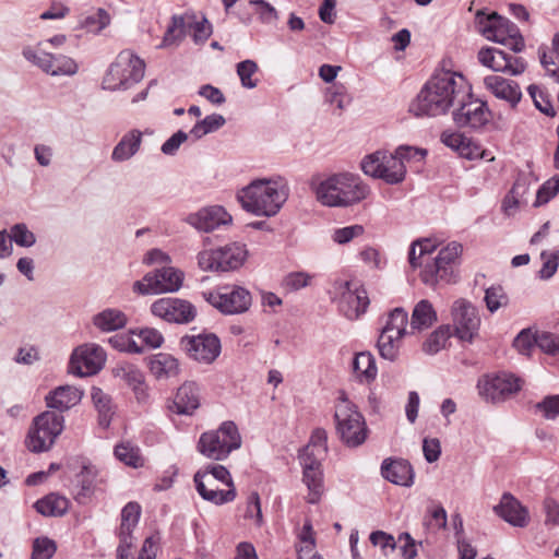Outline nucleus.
<instances>
[{"label":"nucleus","instance_id":"obj_49","mask_svg":"<svg viewBox=\"0 0 559 559\" xmlns=\"http://www.w3.org/2000/svg\"><path fill=\"white\" fill-rule=\"evenodd\" d=\"M9 239L14 241L20 247H32L36 242V237L27 226L23 223L15 224L11 227Z\"/></svg>","mask_w":559,"mask_h":559},{"label":"nucleus","instance_id":"obj_29","mask_svg":"<svg viewBox=\"0 0 559 559\" xmlns=\"http://www.w3.org/2000/svg\"><path fill=\"white\" fill-rule=\"evenodd\" d=\"M200 390L194 382H186L174 399V412L180 415H191L200 406Z\"/></svg>","mask_w":559,"mask_h":559},{"label":"nucleus","instance_id":"obj_52","mask_svg":"<svg viewBox=\"0 0 559 559\" xmlns=\"http://www.w3.org/2000/svg\"><path fill=\"white\" fill-rule=\"evenodd\" d=\"M485 302L490 312L508 305V296L501 286H491L485 292Z\"/></svg>","mask_w":559,"mask_h":559},{"label":"nucleus","instance_id":"obj_58","mask_svg":"<svg viewBox=\"0 0 559 559\" xmlns=\"http://www.w3.org/2000/svg\"><path fill=\"white\" fill-rule=\"evenodd\" d=\"M536 346L543 352L555 355L559 352V335L550 332L536 333Z\"/></svg>","mask_w":559,"mask_h":559},{"label":"nucleus","instance_id":"obj_42","mask_svg":"<svg viewBox=\"0 0 559 559\" xmlns=\"http://www.w3.org/2000/svg\"><path fill=\"white\" fill-rule=\"evenodd\" d=\"M328 433L324 429H316L310 438L307 447L300 452L299 456L318 457L322 460L328 451L326 447Z\"/></svg>","mask_w":559,"mask_h":559},{"label":"nucleus","instance_id":"obj_37","mask_svg":"<svg viewBox=\"0 0 559 559\" xmlns=\"http://www.w3.org/2000/svg\"><path fill=\"white\" fill-rule=\"evenodd\" d=\"M141 513L142 509L138 502H128L121 510L120 525L117 530V536L133 538V531L139 524Z\"/></svg>","mask_w":559,"mask_h":559},{"label":"nucleus","instance_id":"obj_27","mask_svg":"<svg viewBox=\"0 0 559 559\" xmlns=\"http://www.w3.org/2000/svg\"><path fill=\"white\" fill-rule=\"evenodd\" d=\"M382 476L392 484L409 487L414 483V472L411 464L402 459H385L381 465Z\"/></svg>","mask_w":559,"mask_h":559},{"label":"nucleus","instance_id":"obj_4","mask_svg":"<svg viewBox=\"0 0 559 559\" xmlns=\"http://www.w3.org/2000/svg\"><path fill=\"white\" fill-rule=\"evenodd\" d=\"M198 493L215 506L233 502L237 491L228 469L223 465H210L200 469L193 477Z\"/></svg>","mask_w":559,"mask_h":559},{"label":"nucleus","instance_id":"obj_1","mask_svg":"<svg viewBox=\"0 0 559 559\" xmlns=\"http://www.w3.org/2000/svg\"><path fill=\"white\" fill-rule=\"evenodd\" d=\"M469 96L465 78L451 70L436 71L411 103L409 111L417 117L444 115Z\"/></svg>","mask_w":559,"mask_h":559},{"label":"nucleus","instance_id":"obj_19","mask_svg":"<svg viewBox=\"0 0 559 559\" xmlns=\"http://www.w3.org/2000/svg\"><path fill=\"white\" fill-rule=\"evenodd\" d=\"M476 22L487 39L502 45H507L510 37L518 35V26L496 12L485 14L479 10L476 13Z\"/></svg>","mask_w":559,"mask_h":559},{"label":"nucleus","instance_id":"obj_44","mask_svg":"<svg viewBox=\"0 0 559 559\" xmlns=\"http://www.w3.org/2000/svg\"><path fill=\"white\" fill-rule=\"evenodd\" d=\"M452 335L450 325H441L435 330L423 344L426 354L433 355L444 348L447 341Z\"/></svg>","mask_w":559,"mask_h":559},{"label":"nucleus","instance_id":"obj_8","mask_svg":"<svg viewBox=\"0 0 559 559\" xmlns=\"http://www.w3.org/2000/svg\"><path fill=\"white\" fill-rule=\"evenodd\" d=\"M241 437L238 428L233 421L223 423L217 430L207 431L201 435L198 442V450L207 459L222 461L231 451L239 449Z\"/></svg>","mask_w":559,"mask_h":559},{"label":"nucleus","instance_id":"obj_60","mask_svg":"<svg viewBox=\"0 0 559 559\" xmlns=\"http://www.w3.org/2000/svg\"><path fill=\"white\" fill-rule=\"evenodd\" d=\"M364 234L361 225H352L343 228H337L332 234V239L338 245H345Z\"/></svg>","mask_w":559,"mask_h":559},{"label":"nucleus","instance_id":"obj_17","mask_svg":"<svg viewBox=\"0 0 559 559\" xmlns=\"http://www.w3.org/2000/svg\"><path fill=\"white\" fill-rule=\"evenodd\" d=\"M454 335L464 342H472L477 335L480 318L477 309L468 301L459 299L452 307Z\"/></svg>","mask_w":559,"mask_h":559},{"label":"nucleus","instance_id":"obj_32","mask_svg":"<svg viewBox=\"0 0 559 559\" xmlns=\"http://www.w3.org/2000/svg\"><path fill=\"white\" fill-rule=\"evenodd\" d=\"M97 476V469L92 465H84L81 472L76 475V486L74 499L85 504L92 498L95 489V479Z\"/></svg>","mask_w":559,"mask_h":559},{"label":"nucleus","instance_id":"obj_38","mask_svg":"<svg viewBox=\"0 0 559 559\" xmlns=\"http://www.w3.org/2000/svg\"><path fill=\"white\" fill-rule=\"evenodd\" d=\"M353 372L360 382L370 383L373 381L378 369L372 354L369 352L356 354L353 360Z\"/></svg>","mask_w":559,"mask_h":559},{"label":"nucleus","instance_id":"obj_10","mask_svg":"<svg viewBox=\"0 0 559 559\" xmlns=\"http://www.w3.org/2000/svg\"><path fill=\"white\" fill-rule=\"evenodd\" d=\"M64 427V417L55 412L46 411L37 415L26 436V447L33 453L50 450Z\"/></svg>","mask_w":559,"mask_h":559},{"label":"nucleus","instance_id":"obj_14","mask_svg":"<svg viewBox=\"0 0 559 559\" xmlns=\"http://www.w3.org/2000/svg\"><path fill=\"white\" fill-rule=\"evenodd\" d=\"M206 301L224 314L246 312L252 302L251 294L241 286H224L218 292L203 294Z\"/></svg>","mask_w":559,"mask_h":559},{"label":"nucleus","instance_id":"obj_40","mask_svg":"<svg viewBox=\"0 0 559 559\" xmlns=\"http://www.w3.org/2000/svg\"><path fill=\"white\" fill-rule=\"evenodd\" d=\"M115 456L128 466L138 468L143 466L144 460L139 447L131 442H121L115 447Z\"/></svg>","mask_w":559,"mask_h":559},{"label":"nucleus","instance_id":"obj_51","mask_svg":"<svg viewBox=\"0 0 559 559\" xmlns=\"http://www.w3.org/2000/svg\"><path fill=\"white\" fill-rule=\"evenodd\" d=\"M437 249V242L430 238L417 239L412 242L408 251V263L415 265L417 258L416 251L419 250L430 261V254Z\"/></svg>","mask_w":559,"mask_h":559},{"label":"nucleus","instance_id":"obj_9","mask_svg":"<svg viewBox=\"0 0 559 559\" xmlns=\"http://www.w3.org/2000/svg\"><path fill=\"white\" fill-rule=\"evenodd\" d=\"M247 257L246 245L230 242L216 249L204 248L198 253L197 261L203 272H228L241 267Z\"/></svg>","mask_w":559,"mask_h":559},{"label":"nucleus","instance_id":"obj_46","mask_svg":"<svg viewBox=\"0 0 559 559\" xmlns=\"http://www.w3.org/2000/svg\"><path fill=\"white\" fill-rule=\"evenodd\" d=\"M402 337L393 333L381 332L378 340V349L382 358L393 361L399 354V342Z\"/></svg>","mask_w":559,"mask_h":559},{"label":"nucleus","instance_id":"obj_26","mask_svg":"<svg viewBox=\"0 0 559 559\" xmlns=\"http://www.w3.org/2000/svg\"><path fill=\"white\" fill-rule=\"evenodd\" d=\"M114 376L130 386L140 403L147 400V385L143 372L134 365L124 364L114 369Z\"/></svg>","mask_w":559,"mask_h":559},{"label":"nucleus","instance_id":"obj_7","mask_svg":"<svg viewBox=\"0 0 559 559\" xmlns=\"http://www.w3.org/2000/svg\"><path fill=\"white\" fill-rule=\"evenodd\" d=\"M145 63L131 50H122L107 70L102 85L104 90H127L144 76Z\"/></svg>","mask_w":559,"mask_h":559},{"label":"nucleus","instance_id":"obj_41","mask_svg":"<svg viewBox=\"0 0 559 559\" xmlns=\"http://www.w3.org/2000/svg\"><path fill=\"white\" fill-rule=\"evenodd\" d=\"M407 322V312L403 308L397 307L389 313L388 321L383 326L382 332L393 333V335L403 337L406 334H408V331L406 329Z\"/></svg>","mask_w":559,"mask_h":559},{"label":"nucleus","instance_id":"obj_43","mask_svg":"<svg viewBox=\"0 0 559 559\" xmlns=\"http://www.w3.org/2000/svg\"><path fill=\"white\" fill-rule=\"evenodd\" d=\"M186 34V21L181 15H174L171 22L168 25L163 40L158 48H166L169 46L178 45L182 40Z\"/></svg>","mask_w":559,"mask_h":559},{"label":"nucleus","instance_id":"obj_53","mask_svg":"<svg viewBox=\"0 0 559 559\" xmlns=\"http://www.w3.org/2000/svg\"><path fill=\"white\" fill-rule=\"evenodd\" d=\"M537 412L547 420L559 417V394L548 395L535 405Z\"/></svg>","mask_w":559,"mask_h":559},{"label":"nucleus","instance_id":"obj_15","mask_svg":"<svg viewBox=\"0 0 559 559\" xmlns=\"http://www.w3.org/2000/svg\"><path fill=\"white\" fill-rule=\"evenodd\" d=\"M477 389L483 399L496 403L520 391L521 379L506 372L487 374L478 380Z\"/></svg>","mask_w":559,"mask_h":559},{"label":"nucleus","instance_id":"obj_36","mask_svg":"<svg viewBox=\"0 0 559 559\" xmlns=\"http://www.w3.org/2000/svg\"><path fill=\"white\" fill-rule=\"evenodd\" d=\"M70 501L58 493H49L37 500L34 508L44 516H62L69 510Z\"/></svg>","mask_w":559,"mask_h":559},{"label":"nucleus","instance_id":"obj_18","mask_svg":"<svg viewBox=\"0 0 559 559\" xmlns=\"http://www.w3.org/2000/svg\"><path fill=\"white\" fill-rule=\"evenodd\" d=\"M151 311L155 317L179 324L191 322L197 314L195 308L189 301L173 297L157 299L152 304Z\"/></svg>","mask_w":559,"mask_h":559},{"label":"nucleus","instance_id":"obj_11","mask_svg":"<svg viewBox=\"0 0 559 559\" xmlns=\"http://www.w3.org/2000/svg\"><path fill=\"white\" fill-rule=\"evenodd\" d=\"M336 304L342 316L348 320L359 319L369 306V298L365 287L357 281H336L333 285Z\"/></svg>","mask_w":559,"mask_h":559},{"label":"nucleus","instance_id":"obj_64","mask_svg":"<svg viewBox=\"0 0 559 559\" xmlns=\"http://www.w3.org/2000/svg\"><path fill=\"white\" fill-rule=\"evenodd\" d=\"M370 543L373 546H379L383 551L384 556H388V550H395L396 542L391 534H388L383 531H374L369 536Z\"/></svg>","mask_w":559,"mask_h":559},{"label":"nucleus","instance_id":"obj_47","mask_svg":"<svg viewBox=\"0 0 559 559\" xmlns=\"http://www.w3.org/2000/svg\"><path fill=\"white\" fill-rule=\"evenodd\" d=\"M110 23V16L105 9H97L82 21V25L88 32L98 33Z\"/></svg>","mask_w":559,"mask_h":559},{"label":"nucleus","instance_id":"obj_56","mask_svg":"<svg viewBox=\"0 0 559 559\" xmlns=\"http://www.w3.org/2000/svg\"><path fill=\"white\" fill-rule=\"evenodd\" d=\"M22 55L28 62L48 73L51 53L39 51L31 46H27L23 48Z\"/></svg>","mask_w":559,"mask_h":559},{"label":"nucleus","instance_id":"obj_6","mask_svg":"<svg viewBox=\"0 0 559 559\" xmlns=\"http://www.w3.org/2000/svg\"><path fill=\"white\" fill-rule=\"evenodd\" d=\"M463 251L461 243L452 241L442 248L438 254L427 262L420 272L421 282L436 288L439 285H448L457 281V272L454 264L460 259Z\"/></svg>","mask_w":559,"mask_h":559},{"label":"nucleus","instance_id":"obj_61","mask_svg":"<svg viewBox=\"0 0 559 559\" xmlns=\"http://www.w3.org/2000/svg\"><path fill=\"white\" fill-rule=\"evenodd\" d=\"M536 334L531 330H522L513 341V346L522 355H530L534 346H536Z\"/></svg>","mask_w":559,"mask_h":559},{"label":"nucleus","instance_id":"obj_24","mask_svg":"<svg viewBox=\"0 0 559 559\" xmlns=\"http://www.w3.org/2000/svg\"><path fill=\"white\" fill-rule=\"evenodd\" d=\"M495 513L514 527H525L530 522L528 510L510 492H504L493 507Z\"/></svg>","mask_w":559,"mask_h":559},{"label":"nucleus","instance_id":"obj_2","mask_svg":"<svg viewBox=\"0 0 559 559\" xmlns=\"http://www.w3.org/2000/svg\"><path fill=\"white\" fill-rule=\"evenodd\" d=\"M317 200L330 207H347L365 200L369 188L360 177L350 173L333 174L325 179H312L310 183Z\"/></svg>","mask_w":559,"mask_h":559},{"label":"nucleus","instance_id":"obj_20","mask_svg":"<svg viewBox=\"0 0 559 559\" xmlns=\"http://www.w3.org/2000/svg\"><path fill=\"white\" fill-rule=\"evenodd\" d=\"M180 345L189 357L203 364L213 362L221 353L219 338L214 334L186 335Z\"/></svg>","mask_w":559,"mask_h":559},{"label":"nucleus","instance_id":"obj_62","mask_svg":"<svg viewBox=\"0 0 559 559\" xmlns=\"http://www.w3.org/2000/svg\"><path fill=\"white\" fill-rule=\"evenodd\" d=\"M298 539L300 542V545L297 546V557L299 556V550H309V552L314 551L316 547V538H314V532L312 528V524L310 521H306L299 535Z\"/></svg>","mask_w":559,"mask_h":559},{"label":"nucleus","instance_id":"obj_28","mask_svg":"<svg viewBox=\"0 0 559 559\" xmlns=\"http://www.w3.org/2000/svg\"><path fill=\"white\" fill-rule=\"evenodd\" d=\"M82 395V391L75 386L61 385L49 392L45 401L49 408L66 412L80 403Z\"/></svg>","mask_w":559,"mask_h":559},{"label":"nucleus","instance_id":"obj_22","mask_svg":"<svg viewBox=\"0 0 559 559\" xmlns=\"http://www.w3.org/2000/svg\"><path fill=\"white\" fill-rule=\"evenodd\" d=\"M185 222L200 231L210 233L222 225L231 223V216L223 206L213 205L190 213Z\"/></svg>","mask_w":559,"mask_h":559},{"label":"nucleus","instance_id":"obj_30","mask_svg":"<svg viewBox=\"0 0 559 559\" xmlns=\"http://www.w3.org/2000/svg\"><path fill=\"white\" fill-rule=\"evenodd\" d=\"M142 143V132L131 130L122 135L111 153V159L116 163H122L131 159L140 150Z\"/></svg>","mask_w":559,"mask_h":559},{"label":"nucleus","instance_id":"obj_33","mask_svg":"<svg viewBox=\"0 0 559 559\" xmlns=\"http://www.w3.org/2000/svg\"><path fill=\"white\" fill-rule=\"evenodd\" d=\"M150 371L156 379L175 377L179 371L178 360L167 353L153 355L148 361Z\"/></svg>","mask_w":559,"mask_h":559},{"label":"nucleus","instance_id":"obj_31","mask_svg":"<svg viewBox=\"0 0 559 559\" xmlns=\"http://www.w3.org/2000/svg\"><path fill=\"white\" fill-rule=\"evenodd\" d=\"M92 322L95 328L104 333L120 330L127 325L128 318L126 313L116 308H107L96 313Z\"/></svg>","mask_w":559,"mask_h":559},{"label":"nucleus","instance_id":"obj_63","mask_svg":"<svg viewBox=\"0 0 559 559\" xmlns=\"http://www.w3.org/2000/svg\"><path fill=\"white\" fill-rule=\"evenodd\" d=\"M311 276L305 272H292L283 280V286L287 290L296 292L309 285Z\"/></svg>","mask_w":559,"mask_h":559},{"label":"nucleus","instance_id":"obj_50","mask_svg":"<svg viewBox=\"0 0 559 559\" xmlns=\"http://www.w3.org/2000/svg\"><path fill=\"white\" fill-rule=\"evenodd\" d=\"M257 71L258 64L253 60L248 59L237 64V74L243 87L254 88L258 85V81L252 79Z\"/></svg>","mask_w":559,"mask_h":559},{"label":"nucleus","instance_id":"obj_16","mask_svg":"<svg viewBox=\"0 0 559 559\" xmlns=\"http://www.w3.org/2000/svg\"><path fill=\"white\" fill-rule=\"evenodd\" d=\"M106 353L102 346L86 343L78 346L70 358V371L79 377L96 374L104 367Z\"/></svg>","mask_w":559,"mask_h":559},{"label":"nucleus","instance_id":"obj_12","mask_svg":"<svg viewBox=\"0 0 559 559\" xmlns=\"http://www.w3.org/2000/svg\"><path fill=\"white\" fill-rule=\"evenodd\" d=\"M362 171L373 178L384 180L389 185H396L404 180L406 167L393 153L377 151L361 160Z\"/></svg>","mask_w":559,"mask_h":559},{"label":"nucleus","instance_id":"obj_59","mask_svg":"<svg viewBox=\"0 0 559 559\" xmlns=\"http://www.w3.org/2000/svg\"><path fill=\"white\" fill-rule=\"evenodd\" d=\"M559 192V175H556L546 183H544L537 191L535 205L547 203Z\"/></svg>","mask_w":559,"mask_h":559},{"label":"nucleus","instance_id":"obj_48","mask_svg":"<svg viewBox=\"0 0 559 559\" xmlns=\"http://www.w3.org/2000/svg\"><path fill=\"white\" fill-rule=\"evenodd\" d=\"M528 94L532 97L535 107L543 114L554 117L555 116V109L554 106L549 99V96L546 92L540 90L537 85H530Z\"/></svg>","mask_w":559,"mask_h":559},{"label":"nucleus","instance_id":"obj_5","mask_svg":"<svg viewBox=\"0 0 559 559\" xmlns=\"http://www.w3.org/2000/svg\"><path fill=\"white\" fill-rule=\"evenodd\" d=\"M334 419L336 432L347 447L356 448L366 441L368 435L366 420L358 407L344 393L335 405Z\"/></svg>","mask_w":559,"mask_h":559},{"label":"nucleus","instance_id":"obj_39","mask_svg":"<svg viewBox=\"0 0 559 559\" xmlns=\"http://www.w3.org/2000/svg\"><path fill=\"white\" fill-rule=\"evenodd\" d=\"M92 400L98 412L99 425L107 428L114 415L111 399L99 388L92 389Z\"/></svg>","mask_w":559,"mask_h":559},{"label":"nucleus","instance_id":"obj_57","mask_svg":"<svg viewBox=\"0 0 559 559\" xmlns=\"http://www.w3.org/2000/svg\"><path fill=\"white\" fill-rule=\"evenodd\" d=\"M56 552L53 540L43 537L36 538L33 544L32 559H50Z\"/></svg>","mask_w":559,"mask_h":559},{"label":"nucleus","instance_id":"obj_54","mask_svg":"<svg viewBox=\"0 0 559 559\" xmlns=\"http://www.w3.org/2000/svg\"><path fill=\"white\" fill-rule=\"evenodd\" d=\"M22 55L28 62L48 73L51 53L39 51L31 46H27L23 48Z\"/></svg>","mask_w":559,"mask_h":559},{"label":"nucleus","instance_id":"obj_13","mask_svg":"<svg viewBox=\"0 0 559 559\" xmlns=\"http://www.w3.org/2000/svg\"><path fill=\"white\" fill-rule=\"evenodd\" d=\"M183 281V273L171 266H163L144 275L133 283V292L139 295H157L177 292Z\"/></svg>","mask_w":559,"mask_h":559},{"label":"nucleus","instance_id":"obj_45","mask_svg":"<svg viewBox=\"0 0 559 559\" xmlns=\"http://www.w3.org/2000/svg\"><path fill=\"white\" fill-rule=\"evenodd\" d=\"M79 70L78 63L70 57L64 55H51L49 62V71L47 74L52 76L74 75Z\"/></svg>","mask_w":559,"mask_h":559},{"label":"nucleus","instance_id":"obj_34","mask_svg":"<svg viewBox=\"0 0 559 559\" xmlns=\"http://www.w3.org/2000/svg\"><path fill=\"white\" fill-rule=\"evenodd\" d=\"M441 142L465 158L472 159L479 155L478 147L462 133L444 131L441 134Z\"/></svg>","mask_w":559,"mask_h":559},{"label":"nucleus","instance_id":"obj_55","mask_svg":"<svg viewBox=\"0 0 559 559\" xmlns=\"http://www.w3.org/2000/svg\"><path fill=\"white\" fill-rule=\"evenodd\" d=\"M22 55L28 62L48 73L51 53L39 51L31 46H27L23 48Z\"/></svg>","mask_w":559,"mask_h":559},{"label":"nucleus","instance_id":"obj_3","mask_svg":"<svg viewBox=\"0 0 559 559\" xmlns=\"http://www.w3.org/2000/svg\"><path fill=\"white\" fill-rule=\"evenodd\" d=\"M288 189L282 180L258 179L238 195L242 207L258 216H274L286 202Z\"/></svg>","mask_w":559,"mask_h":559},{"label":"nucleus","instance_id":"obj_25","mask_svg":"<svg viewBox=\"0 0 559 559\" xmlns=\"http://www.w3.org/2000/svg\"><path fill=\"white\" fill-rule=\"evenodd\" d=\"M484 84L497 98L506 100L511 108H515L522 98V92L515 81L499 75H488Z\"/></svg>","mask_w":559,"mask_h":559},{"label":"nucleus","instance_id":"obj_23","mask_svg":"<svg viewBox=\"0 0 559 559\" xmlns=\"http://www.w3.org/2000/svg\"><path fill=\"white\" fill-rule=\"evenodd\" d=\"M302 466V480L307 486L308 502L317 503L323 493V473L321 460L318 457L299 456Z\"/></svg>","mask_w":559,"mask_h":559},{"label":"nucleus","instance_id":"obj_21","mask_svg":"<svg viewBox=\"0 0 559 559\" xmlns=\"http://www.w3.org/2000/svg\"><path fill=\"white\" fill-rule=\"evenodd\" d=\"M460 108L453 112L454 122L463 128H480L489 121L490 111L487 104L479 99L464 100L459 104Z\"/></svg>","mask_w":559,"mask_h":559},{"label":"nucleus","instance_id":"obj_35","mask_svg":"<svg viewBox=\"0 0 559 559\" xmlns=\"http://www.w3.org/2000/svg\"><path fill=\"white\" fill-rule=\"evenodd\" d=\"M437 321V313L429 300L423 299L414 307L411 318V332L429 329Z\"/></svg>","mask_w":559,"mask_h":559}]
</instances>
